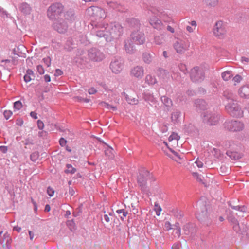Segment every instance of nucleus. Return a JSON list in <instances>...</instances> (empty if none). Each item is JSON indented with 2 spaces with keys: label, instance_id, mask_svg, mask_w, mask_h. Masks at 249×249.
I'll list each match as a JSON object with an SVG mask.
<instances>
[{
  "label": "nucleus",
  "instance_id": "nucleus-13",
  "mask_svg": "<svg viewBox=\"0 0 249 249\" xmlns=\"http://www.w3.org/2000/svg\"><path fill=\"white\" fill-rule=\"evenodd\" d=\"M150 177L149 172L145 168H142L139 171L137 181L141 186H144L148 179Z\"/></svg>",
  "mask_w": 249,
  "mask_h": 249
},
{
  "label": "nucleus",
  "instance_id": "nucleus-7",
  "mask_svg": "<svg viewBox=\"0 0 249 249\" xmlns=\"http://www.w3.org/2000/svg\"><path fill=\"white\" fill-rule=\"evenodd\" d=\"M224 128L232 132H239L244 128V124L239 120H228L223 124Z\"/></svg>",
  "mask_w": 249,
  "mask_h": 249
},
{
  "label": "nucleus",
  "instance_id": "nucleus-34",
  "mask_svg": "<svg viewBox=\"0 0 249 249\" xmlns=\"http://www.w3.org/2000/svg\"><path fill=\"white\" fill-rule=\"evenodd\" d=\"M168 73L167 71L161 68H159L157 70V74L159 77H161V78L164 79L167 77Z\"/></svg>",
  "mask_w": 249,
  "mask_h": 249
},
{
  "label": "nucleus",
  "instance_id": "nucleus-2",
  "mask_svg": "<svg viewBox=\"0 0 249 249\" xmlns=\"http://www.w3.org/2000/svg\"><path fill=\"white\" fill-rule=\"evenodd\" d=\"M128 22L131 27L136 28L131 34V41L137 45L143 44L145 41V37L143 32L139 29L140 27L139 21L135 18H130L128 20Z\"/></svg>",
  "mask_w": 249,
  "mask_h": 249
},
{
  "label": "nucleus",
  "instance_id": "nucleus-28",
  "mask_svg": "<svg viewBox=\"0 0 249 249\" xmlns=\"http://www.w3.org/2000/svg\"><path fill=\"white\" fill-rule=\"evenodd\" d=\"M161 101L167 107L170 108L172 106V101L171 99L165 96L161 97Z\"/></svg>",
  "mask_w": 249,
  "mask_h": 249
},
{
  "label": "nucleus",
  "instance_id": "nucleus-6",
  "mask_svg": "<svg viewBox=\"0 0 249 249\" xmlns=\"http://www.w3.org/2000/svg\"><path fill=\"white\" fill-rule=\"evenodd\" d=\"M202 122L208 125H215L219 122V114L213 110H206L201 114Z\"/></svg>",
  "mask_w": 249,
  "mask_h": 249
},
{
  "label": "nucleus",
  "instance_id": "nucleus-39",
  "mask_svg": "<svg viewBox=\"0 0 249 249\" xmlns=\"http://www.w3.org/2000/svg\"><path fill=\"white\" fill-rule=\"evenodd\" d=\"M1 63H3L7 68L12 67L14 65V61L10 59L2 60H1Z\"/></svg>",
  "mask_w": 249,
  "mask_h": 249
},
{
  "label": "nucleus",
  "instance_id": "nucleus-51",
  "mask_svg": "<svg viewBox=\"0 0 249 249\" xmlns=\"http://www.w3.org/2000/svg\"><path fill=\"white\" fill-rule=\"evenodd\" d=\"M3 115L6 120H8L12 115V112L10 110H6L4 112Z\"/></svg>",
  "mask_w": 249,
  "mask_h": 249
},
{
  "label": "nucleus",
  "instance_id": "nucleus-29",
  "mask_svg": "<svg viewBox=\"0 0 249 249\" xmlns=\"http://www.w3.org/2000/svg\"><path fill=\"white\" fill-rule=\"evenodd\" d=\"M181 115V112L176 110L173 112L171 114V120L174 123H177L179 121V118Z\"/></svg>",
  "mask_w": 249,
  "mask_h": 249
},
{
  "label": "nucleus",
  "instance_id": "nucleus-20",
  "mask_svg": "<svg viewBox=\"0 0 249 249\" xmlns=\"http://www.w3.org/2000/svg\"><path fill=\"white\" fill-rule=\"evenodd\" d=\"M19 11L25 15H29L32 11V8L27 2H24L19 5Z\"/></svg>",
  "mask_w": 249,
  "mask_h": 249
},
{
  "label": "nucleus",
  "instance_id": "nucleus-18",
  "mask_svg": "<svg viewBox=\"0 0 249 249\" xmlns=\"http://www.w3.org/2000/svg\"><path fill=\"white\" fill-rule=\"evenodd\" d=\"M142 97L144 100L148 102L150 105H155L157 102L153 93L149 90L145 91L143 93Z\"/></svg>",
  "mask_w": 249,
  "mask_h": 249
},
{
  "label": "nucleus",
  "instance_id": "nucleus-44",
  "mask_svg": "<svg viewBox=\"0 0 249 249\" xmlns=\"http://www.w3.org/2000/svg\"><path fill=\"white\" fill-rule=\"evenodd\" d=\"M150 12L152 14L157 15H159L160 13L159 10L156 9L154 7H151L150 9L149 10L148 14H150Z\"/></svg>",
  "mask_w": 249,
  "mask_h": 249
},
{
  "label": "nucleus",
  "instance_id": "nucleus-31",
  "mask_svg": "<svg viewBox=\"0 0 249 249\" xmlns=\"http://www.w3.org/2000/svg\"><path fill=\"white\" fill-rule=\"evenodd\" d=\"M99 105L104 107L105 108L108 110H112V111H115L117 110V107L115 106H112L111 105H109V104L105 102H101L99 103Z\"/></svg>",
  "mask_w": 249,
  "mask_h": 249
},
{
  "label": "nucleus",
  "instance_id": "nucleus-48",
  "mask_svg": "<svg viewBox=\"0 0 249 249\" xmlns=\"http://www.w3.org/2000/svg\"><path fill=\"white\" fill-rule=\"evenodd\" d=\"M175 215L178 218H181L183 216L182 212L179 210H177L175 213Z\"/></svg>",
  "mask_w": 249,
  "mask_h": 249
},
{
  "label": "nucleus",
  "instance_id": "nucleus-64",
  "mask_svg": "<svg viewBox=\"0 0 249 249\" xmlns=\"http://www.w3.org/2000/svg\"><path fill=\"white\" fill-rule=\"evenodd\" d=\"M32 79L33 78H32L31 76H30L26 74H25L24 76V80L25 82L26 83L30 82Z\"/></svg>",
  "mask_w": 249,
  "mask_h": 249
},
{
  "label": "nucleus",
  "instance_id": "nucleus-49",
  "mask_svg": "<svg viewBox=\"0 0 249 249\" xmlns=\"http://www.w3.org/2000/svg\"><path fill=\"white\" fill-rule=\"evenodd\" d=\"M45 65L49 67L51 64V59L50 57H47L43 59Z\"/></svg>",
  "mask_w": 249,
  "mask_h": 249
},
{
  "label": "nucleus",
  "instance_id": "nucleus-57",
  "mask_svg": "<svg viewBox=\"0 0 249 249\" xmlns=\"http://www.w3.org/2000/svg\"><path fill=\"white\" fill-rule=\"evenodd\" d=\"M190 225H191L190 224H186V225H185L183 227V230L185 231L186 234H189V233L190 232V231H189V229L190 227Z\"/></svg>",
  "mask_w": 249,
  "mask_h": 249
},
{
  "label": "nucleus",
  "instance_id": "nucleus-42",
  "mask_svg": "<svg viewBox=\"0 0 249 249\" xmlns=\"http://www.w3.org/2000/svg\"><path fill=\"white\" fill-rule=\"evenodd\" d=\"M22 104L20 101H16L14 103V108L15 110H19L22 107Z\"/></svg>",
  "mask_w": 249,
  "mask_h": 249
},
{
  "label": "nucleus",
  "instance_id": "nucleus-21",
  "mask_svg": "<svg viewBox=\"0 0 249 249\" xmlns=\"http://www.w3.org/2000/svg\"><path fill=\"white\" fill-rule=\"evenodd\" d=\"M195 104L196 108L204 110V111H206L205 110L207 107V104L204 100L197 99L195 101Z\"/></svg>",
  "mask_w": 249,
  "mask_h": 249
},
{
  "label": "nucleus",
  "instance_id": "nucleus-15",
  "mask_svg": "<svg viewBox=\"0 0 249 249\" xmlns=\"http://www.w3.org/2000/svg\"><path fill=\"white\" fill-rule=\"evenodd\" d=\"M149 22L154 29L158 30H161L164 28L163 24L161 21L155 15L149 18Z\"/></svg>",
  "mask_w": 249,
  "mask_h": 249
},
{
  "label": "nucleus",
  "instance_id": "nucleus-4",
  "mask_svg": "<svg viewBox=\"0 0 249 249\" xmlns=\"http://www.w3.org/2000/svg\"><path fill=\"white\" fill-rule=\"evenodd\" d=\"M79 55L81 57V59H84V54H86L89 60L94 62H100L105 58L104 54L96 48H92L89 49L87 53L83 50L78 51Z\"/></svg>",
  "mask_w": 249,
  "mask_h": 249
},
{
  "label": "nucleus",
  "instance_id": "nucleus-30",
  "mask_svg": "<svg viewBox=\"0 0 249 249\" xmlns=\"http://www.w3.org/2000/svg\"><path fill=\"white\" fill-rule=\"evenodd\" d=\"M224 96L227 99V102L234 100V95L231 91L226 90L224 92Z\"/></svg>",
  "mask_w": 249,
  "mask_h": 249
},
{
  "label": "nucleus",
  "instance_id": "nucleus-14",
  "mask_svg": "<svg viewBox=\"0 0 249 249\" xmlns=\"http://www.w3.org/2000/svg\"><path fill=\"white\" fill-rule=\"evenodd\" d=\"M198 209H200L196 213V217L199 220L203 221L207 218V208L206 205L202 202L199 201L197 203Z\"/></svg>",
  "mask_w": 249,
  "mask_h": 249
},
{
  "label": "nucleus",
  "instance_id": "nucleus-26",
  "mask_svg": "<svg viewBox=\"0 0 249 249\" xmlns=\"http://www.w3.org/2000/svg\"><path fill=\"white\" fill-rule=\"evenodd\" d=\"M75 47V44L73 42V39L72 38H69L64 46V49L67 51H71Z\"/></svg>",
  "mask_w": 249,
  "mask_h": 249
},
{
  "label": "nucleus",
  "instance_id": "nucleus-40",
  "mask_svg": "<svg viewBox=\"0 0 249 249\" xmlns=\"http://www.w3.org/2000/svg\"><path fill=\"white\" fill-rule=\"evenodd\" d=\"M66 224L71 231H73L76 230L75 224L73 220H68L66 222Z\"/></svg>",
  "mask_w": 249,
  "mask_h": 249
},
{
  "label": "nucleus",
  "instance_id": "nucleus-63",
  "mask_svg": "<svg viewBox=\"0 0 249 249\" xmlns=\"http://www.w3.org/2000/svg\"><path fill=\"white\" fill-rule=\"evenodd\" d=\"M196 29L195 28H194L193 27L191 26H190V25H187L186 26V30L189 32V33H192Z\"/></svg>",
  "mask_w": 249,
  "mask_h": 249
},
{
  "label": "nucleus",
  "instance_id": "nucleus-32",
  "mask_svg": "<svg viewBox=\"0 0 249 249\" xmlns=\"http://www.w3.org/2000/svg\"><path fill=\"white\" fill-rule=\"evenodd\" d=\"M145 82L149 85H154L157 83V80L154 76L148 74L145 77Z\"/></svg>",
  "mask_w": 249,
  "mask_h": 249
},
{
  "label": "nucleus",
  "instance_id": "nucleus-33",
  "mask_svg": "<svg viewBox=\"0 0 249 249\" xmlns=\"http://www.w3.org/2000/svg\"><path fill=\"white\" fill-rule=\"evenodd\" d=\"M221 76L224 80L228 81L233 76V75L231 71H227L222 73Z\"/></svg>",
  "mask_w": 249,
  "mask_h": 249
},
{
  "label": "nucleus",
  "instance_id": "nucleus-23",
  "mask_svg": "<svg viewBox=\"0 0 249 249\" xmlns=\"http://www.w3.org/2000/svg\"><path fill=\"white\" fill-rule=\"evenodd\" d=\"M124 48L126 52L128 53H132L134 50L133 43L131 40L127 39L125 41Z\"/></svg>",
  "mask_w": 249,
  "mask_h": 249
},
{
  "label": "nucleus",
  "instance_id": "nucleus-43",
  "mask_svg": "<svg viewBox=\"0 0 249 249\" xmlns=\"http://www.w3.org/2000/svg\"><path fill=\"white\" fill-rule=\"evenodd\" d=\"M9 14L0 6V16L2 18H8Z\"/></svg>",
  "mask_w": 249,
  "mask_h": 249
},
{
  "label": "nucleus",
  "instance_id": "nucleus-25",
  "mask_svg": "<svg viewBox=\"0 0 249 249\" xmlns=\"http://www.w3.org/2000/svg\"><path fill=\"white\" fill-rule=\"evenodd\" d=\"M226 154L231 159L234 160L239 159L242 157L241 154L235 151L228 150Z\"/></svg>",
  "mask_w": 249,
  "mask_h": 249
},
{
  "label": "nucleus",
  "instance_id": "nucleus-46",
  "mask_svg": "<svg viewBox=\"0 0 249 249\" xmlns=\"http://www.w3.org/2000/svg\"><path fill=\"white\" fill-rule=\"evenodd\" d=\"M179 136L177 133H173L168 138L169 141H172L173 140H178Z\"/></svg>",
  "mask_w": 249,
  "mask_h": 249
},
{
  "label": "nucleus",
  "instance_id": "nucleus-59",
  "mask_svg": "<svg viewBox=\"0 0 249 249\" xmlns=\"http://www.w3.org/2000/svg\"><path fill=\"white\" fill-rule=\"evenodd\" d=\"M173 226H174L173 228H174V229L176 228L177 229V233L178 234H180V232H181V229L179 226V223H176L175 224V225H174Z\"/></svg>",
  "mask_w": 249,
  "mask_h": 249
},
{
  "label": "nucleus",
  "instance_id": "nucleus-37",
  "mask_svg": "<svg viewBox=\"0 0 249 249\" xmlns=\"http://www.w3.org/2000/svg\"><path fill=\"white\" fill-rule=\"evenodd\" d=\"M107 147L105 150V153L106 155L108 156V157L112 158L113 157L114 150L111 147L107 145Z\"/></svg>",
  "mask_w": 249,
  "mask_h": 249
},
{
  "label": "nucleus",
  "instance_id": "nucleus-60",
  "mask_svg": "<svg viewBox=\"0 0 249 249\" xmlns=\"http://www.w3.org/2000/svg\"><path fill=\"white\" fill-rule=\"evenodd\" d=\"M155 206L157 207V208L156 209V215L159 216L160 214V212L161 211V208L160 206H158L157 205L155 204Z\"/></svg>",
  "mask_w": 249,
  "mask_h": 249
},
{
  "label": "nucleus",
  "instance_id": "nucleus-8",
  "mask_svg": "<svg viewBox=\"0 0 249 249\" xmlns=\"http://www.w3.org/2000/svg\"><path fill=\"white\" fill-rule=\"evenodd\" d=\"M190 75L191 80L195 83L201 82L205 78L203 69L197 66L191 69Z\"/></svg>",
  "mask_w": 249,
  "mask_h": 249
},
{
  "label": "nucleus",
  "instance_id": "nucleus-27",
  "mask_svg": "<svg viewBox=\"0 0 249 249\" xmlns=\"http://www.w3.org/2000/svg\"><path fill=\"white\" fill-rule=\"evenodd\" d=\"M123 94L124 95L126 101L128 104L131 105H137L138 103L139 100L137 98L129 96L125 92H123Z\"/></svg>",
  "mask_w": 249,
  "mask_h": 249
},
{
  "label": "nucleus",
  "instance_id": "nucleus-10",
  "mask_svg": "<svg viewBox=\"0 0 249 249\" xmlns=\"http://www.w3.org/2000/svg\"><path fill=\"white\" fill-rule=\"evenodd\" d=\"M227 32L226 26L221 21H217L213 27V33L215 36L221 39L225 37Z\"/></svg>",
  "mask_w": 249,
  "mask_h": 249
},
{
  "label": "nucleus",
  "instance_id": "nucleus-11",
  "mask_svg": "<svg viewBox=\"0 0 249 249\" xmlns=\"http://www.w3.org/2000/svg\"><path fill=\"white\" fill-rule=\"evenodd\" d=\"M189 42L181 39H178L173 44L174 49L179 54L183 53L189 49Z\"/></svg>",
  "mask_w": 249,
  "mask_h": 249
},
{
  "label": "nucleus",
  "instance_id": "nucleus-17",
  "mask_svg": "<svg viewBox=\"0 0 249 249\" xmlns=\"http://www.w3.org/2000/svg\"><path fill=\"white\" fill-rule=\"evenodd\" d=\"M53 28L60 33H64L68 28L67 23L66 21L62 20L55 22Z\"/></svg>",
  "mask_w": 249,
  "mask_h": 249
},
{
  "label": "nucleus",
  "instance_id": "nucleus-55",
  "mask_svg": "<svg viewBox=\"0 0 249 249\" xmlns=\"http://www.w3.org/2000/svg\"><path fill=\"white\" fill-rule=\"evenodd\" d=\"M37 71L40 74H43L44 73V68L41 65L37 66Z\"/></svg>",
  "mask_w": 249,
  "mask_h": 249
},
{
  "label": "nucleus",
  "instance_id": "nucleus-52",
  "mask_svg": "<svg viewBox=\"0 0 249 249\" xmlns=\"http://www.w3.org/2000/svg\"><path fill=\"white\" fill-rule=\"evenodd\" d=\"M193 175L194 177H195L197 180V181L199 182L202 181L201 176L199 175L197 173H193Z\"/></svg>",
  "mask_w": 249,
  "mask_h": 249
},
{
  "label": "nucleus",
  "instance_id": "nucleus-16",
  "mask_svg": "<svg viewBox=\"0 0 249 249\" xmlns=\"http://www.w3.org/2000/svg\"><path fill=\"white\" fill-rule=\"evenodd\" d=\"M144 74L143 68L141 66L134 67L130 71V75L132 77L141 79Z\"/></svg>",
  "mask_w": 249,
  "mask_h": 249
},
{
  "label": "nucleus",
  "instance_id": "nucleus-24",
  "mask_svg": "<svg viewBox=\"0 0 249 249\" xmlns=\"http://www.w3.org/2000/svg\"><path fill=\"white\" fill-rule=\"evenodd\" d=\"M107 4L109 7L115 9L117 11L121 12H124L125 11V8L124 7V6L120 5V4L117 3L116 2L111 1L109 2H107Z\"/></svg>",
  "mask_w": 249,
  "mask_h": 249
},
{
  "label": "nucleus",
  "instance_id": "nucleus-36",
  "mask_svg": "<svg viewBox=\"0 0 249 249\" xmlns=\"http://www.w3.org/2000/svg\"><path fill=\"white\" fill-rule=\"evenodd\" d=\"M205 3L209 7H214L217 5L218 0H205Z\"/></svg>",
  "mask_w": 249,
  "mask_h": 249
},
{
  "label": "nucleus",
  "instance_id": "nucleus-12",
  "mask_svg": "<svg viewBox=\"0 0 249 249\" xmlns=\"http://www.w3.org/2000/svg\"><path fill=\"white\" fill-rule=\"evenodd\" d=\"M110 68L114 73H120L123 68V60L120 58H115L110 63Z\"/></svg>",
  "mask_w": 249,
  "mask_h": 249
},
{
  "label": "nucleus",
  "instance_id": "nucleus-45",
  "mask_svg": "<svg viewBox=\"0 0 249 249\" xmlns=\"http://www.w3.org/2000/svg\"><path fill=\"white\" fill-rule=\"evenodd\" d=\"M39 154L38 152H34L32 153L30 155V159L33 161H36L37 158H38Z\"/></svg>",
  "mask_w": 249,
  "mask_h": 249
},
{
  "label": "nucleus",
  "instance_id": "nucleus-62",
  "mask_svg": "<svg viewBox=\"0 0 249 249\" xmlns=\"http://www.w3.org/2000/svg\"><path fill=\"white\" fill-rule=\"evenodd\" d=\"M97 92V90L94 88H91L89 89L88 93L89 94H94Z\"/></svg>",
  "mask_w": 249,
  "mask_h": 249
},
{
  "label": "nucleus",
  "instance_id": "nucleus-47",
  "mask_svg": "<svg viewBox=\"0 0 249 249\" xmlns=\"http://www.w3.org/2000/svg\"><path fill=\"white\" fill-rule=\"evenodd\" d=\"M164 228L166 231H169L172 229H174L172 226L171 224L169 221H166L164 223Z\"/></svg>",
  "mask_w": 249,
  "mask_h": 249
},
{
  "label": "nucleus",
  "instance_id": "nucleus-19",
  "mask_svg": "<svg viewBox=\"0 0 249 249\" xmlns=\"http://www.w3.org/2000/svg\"><path fill=\"white\" fill-rule=\"evenodd\" d=\"M238 95L241 98H249V84L243 86L238 89Z\"/></svg>",
  "mask_w": 249,
  "mask_h": 249
},
{
  "label": "nucleus",
  "instance_id": "nucleus-9",
  "mask_svg": "<svg viewBox=\"0 0 249 249\" xmlns=\"http://www.w3.org/2000/svg\"><path fill=\"white\" fill-rule=\"evenodd\" d=\"M63 10V6L60 3H56L51 5L47 11V16L52 20L56 18Z\"/></svg>",
  "mask_w": 249,
  "mask_h": 249
},
{
  "label": "nucleus",
  "instance_id": "nucleus-1",
  "mask_svg": "<svg viewBox=\"0 0 249 249\" xmlns=\"http://www.w3.org/2000/svg\"><path fill=\"white\" fill-rule=\"evenodd\" d=\"M95 28L92 33L99 37H104L107 42L119 39L124 33L123 27L119 22H113L94 23Z\"/></svg>",
  "mask_w": 249,
  "mask_h": 249
},
{
  "label": "nucleus",
  "instance_id": "nucleus-5",
  "mask_svg": "<svg viewBox=\"0 0 249 249\" xmlns=\"http://www.w3.org/2000/svg\"><path fill=\"white\" fill-rule=\"evenodd\" d=\"M225 109L231 116L241 118L243 116L244 111L236 100H231L225 104Z\"/></svg>",
  "mask_w": 249,
  "mask_h": 249
},
{
  "label": "nucleus",
  "instance_id": "nucleus-54",
  "mask_svg": "<svg viewBox=\"0 0 249 249\" xmlns=\"http://www.w3.org/2000/svg\"><path fill=\"white\" fill-rule=\"evenodd\" d=\"M37 127L39 129L42 130L44 128V123L43 122L40 120H38L37 122Z\"/></svg>",
  "mask_w": 249,
  "mask_h": 249
},
{
  "label": "nucleus",
  "instance_id": "nucleus-58",
  "mask_svg": "<svg viewBox=\"0 0 249 249\" xmlns=\"http://www.w3.org/2000/svg\"><path fill=\"white\" fill-rule=\"evenodd\" d=\"M67 143V141L63 138H61L59 140V144L61 146H64Z\"/></svg>",
  "mask_w": 249,
  "mask_h": 249
},
{
  "label": "nucleus",
  "instance_id": "nucleus-3",
  "mask_svg": "<svg viewBox=\"0 0 249 249\" xmlns=\"http://www.w3.org/2000/svg\"><path fill=\"white\" fill-rule=\"evenodd\" d=\"M87 14L91 17V25L93 27L92 31L95 28L94 23L105 22L104 19L107 16L105 10L96 6L90 7L86 10Z\"/></svg>",
  "mask_w": 249,
  "mask_h": 249
},
{
  "label": "nucleus",
  "instance_id": "nucleus-61",
  "mask_svg": "<svg viewBox=\"0 0 249 249\" xmlns=\"http://www.w3.org/2000/svg\"><path fill=\"white\" fill-rule=\"evenodd\" d=\"M63 74V71L60 69H56L55 70L54 75L55 76H59Z\"/></svg>",
  "mask_w": 249,
  "mask_h": 249
},
{
  "label": "nucleus",
  "instance_id": "nucleus-38",
  "mask_svg": "<svg viewBox=\"0 0 249 249\" xmlns=\"http://www.w3.org/2000/svg\"><path fill=\"white\" fill-rule=\"evenodd\" d=\"M67 169L65 171V172L67 174L70 173L73 174L76 171V168L72 167L71 164H67L66 165Z\"/></svg>",
  "mask_w": 249,
  "mask_h": 249
},
{
  "label": "nucleus",
  "instance_id": "nucleus-56",
  "mask_svg": "<svg viewBox=\"0 0 249 249\" xmlns=\"http://www.w3.org/2000/svg\"><path fill=\"white\" fill-rule=\"evenodd\" d=\"M242 79V77L240 75L237 74L233 77V81L234 82L239 83L241 81Z\"/></svg>",
  "mask_w": 249,
  "mask_h": 249
},
{
  "label": "nucleus",
  "instance_id": "nucleus-22",
  "mask_svg": "<svg viewBox=\"0 0 249 249\" xmlns=\"http://www.w3.org/2000/svg\"><path fill=\"white\" fill-rule=\"evenodd\" d=\"M165 41V36L163 34L154 36L153 42L156 45H162L164 43Z\"/></svg>",
  "mask_w": 249,
  "mask_h": 249
},
{
  "label": "nucleus",
  "instance_id": "nucleus-41",
  "mask_svg": "<svg viewBox=\"0 0 249 249\" xmlns=\"http://www.w3.org/2000/svg\"><path fill=\"white\" fill-rule=\"evenodd\" d=\"M116 213L118 214H122V216H120V218L122 220H124L128 214L127 212L125 211L124 209H123L117 210Z\"/></svg>",
  "mask_w": 249,
  "mask_h": 249
},
{
  "label": "nucleus",
  "instance_id": "nucleus-53",
  "mask_svg": "<svg viewBox=\"0 0 249 249\" xmlns=\"http://www.w3.org/2000/svg\"><path fill=\"white\" fill-rule=\"evenodd\" d=\"M179 68L180 71L184 73H186L187 71L186 66L184 64H181L180 65H179Z\"/></svg>",
  "mask_w": 249,
  "mask_h": 249
},
{
  "label": "nucleus",
  "instance_id": "nucleus-50",
  "mask_svg": "<svg viewBox=\"0 0 249 249\" xmlns=\"http://www.w3.org/2000/svg\"><path fill=\"white\" fill-rule=\"evenodd\" d=\"M47 193L50 197H52L54 195V191L51 187H48L47 189Z\"/></svg>",
  "mask_w": 249,
  "mask_h": 249
},
{
  "label": "nucleus",
  "instance_id": "nucleus-35",
  "mask_svg": "<svg viewBox=\"0 0 249 249\" xmlns=\"http://www.w3.org/2000/svg\"><path fill=\"white\" fill-rule=\"evenodd\" d=\"M142 58L143 61L146 64H150L152 62V56L148 53H143Z\"/></svg>",
  "mask_w": 249,
  "mask_h": 249
}]
</instances>
